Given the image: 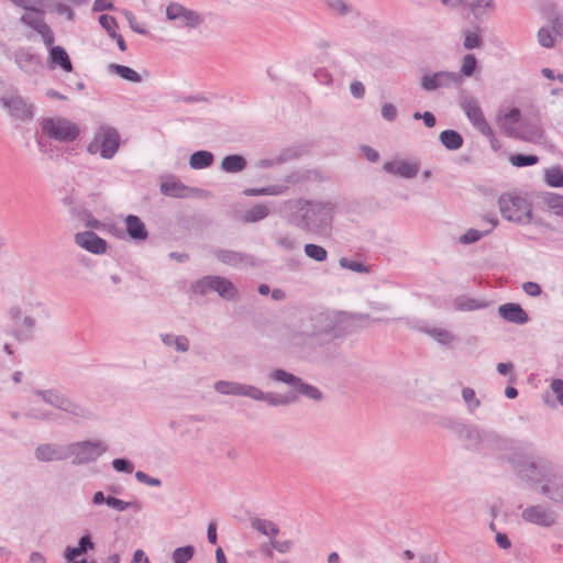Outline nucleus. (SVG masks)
Here are the masks:
<instances>
[{
	"label": "nucleus",
	"mask_w": 563,
	"mask_h": 563,
	"mask_svg": "<svg viewBox=\"0 0 563 563\" xmlns=\"http://www.w3.org/2000/svg\"><path fill=\"white\" fill-rule=\"evenodd\" d=\"M379 321L384 320L371 318L368 313L320 312L312 316L307 324H302L301 330L292 331L289 335V342L301 352L310 354L324 349L336 339L360 332L371 322Z\"/></svg>",
	"instance_id": "obj_1"
},
{
	"label": "nucleus",
	"mask_w": 563,
	"mask_h": 563,
	"mask_svg": "<svg viewBox=\"0 0 563 563\" xmlns=\"http://www.w3.org/2000/svg\"><path fill=\"white\" fill-rule=\"evenodd\" d=\"M519 476L540 485L539 492L556 504H563V466L544 456H528L517 464Z\"/></svg>",
	"instance_id": "obj_2"
},
{
	"label": "nucleus",
	"mask_w": 563,
	"mask_h": 563,
	"mask_svg": "<svg viewBox=\"0 0 563 563\" xmlns=\"http://www.w3.org/2000/svg\"><path fill=\"white\" fill-rule=\"evenodd\" d=\"M283 206L288 222L306 232L325 233L332 227L335 203L330 200L289 199Z\"/></svg>",
	"instance_id": "obj_3"
},
{
	"label": "nucleus",
	"mask_w": 563,
	"mask_h": 563,
	"mask_svg": "<svg viewBox=\"0 0 563 563\" xmlns=\"http://www.w3.org/2000/svg\"><path fill=\"white\" fill-rule=\"evenodd\" d=\"M42 302L23 301L9 309L8 314L13 322V335L18 341H27L33 338L38 318L45 314Z\"/></svg>",
	"instance_id": "obj_4"
},
{
	"label": "nucleus",
	"mask_w": 563,
	"mask_h": 563,
	"mask_svg": "<svg viewBox=\"0 0 563 563\" xmlns=\"http://www.w3.org/2000/svg\"><path fill=\"white\" fill-rule=\"evenodd\" d=\"M15 7L26 12L20 18V22L35 31L43 40L45 46L54 44L55 37L51 26L44 21L47 0H10Z\"/></svg>",
	"instance_id": "obj_5"
},
{
	"label": "nucleus",
	"mask_w": 563,
	"mask_h": 563,
	"mask_svg": "<svg viewBox=\"0 0 563 563\" xmlns=\"http://www.w3.org/2000/svg\"><path fill=\"white\" fill-rule=\"evenodd\" d=\"M121 145V136L113 126L102 124L93 134L87 145L89 154H100L103 159H111L115 156Z\"/></svg>",
	"instance_id": "obj_6"
},
{
	"label": "nucleus",
	"mask_w": 563,
	"mask_h": 563,
	"mask_svg": "<svg viewBox=\"0 0 563 563\" xmlns=\"http://www.w3.org/2000/svg\"><path fill=\"white\" fill-rule=\"evenodd\" d=\"M40 125L44 135L62 143H71L80 134L79 126L64 117L44 118L41 120Z\"/></svg>",
	"instance_id": "obj_7"
},
{
	"label": "nucleus",
	"mask_w": 563,
	"mask_h": 563,
	"mask_svg": "<svg viewBox=\"0 0 563 563\" xmlns=\"http://www.w3.org/2000/svg\"><path fill=\"white\" fill-rule=\"evenodd\" d=\"M268 378L273 382L284 383L292 387L295 391L291 393L297 397L301 395L314 401H321L323 399V394L318 387L305 383L300 377L283 368H276L268 374Z\"/></svg>",
	"instance_id": "obj_8"
},
{
	"label": "nucleus",
	"mask_w": 563,
	"mask_h": 563,
	"mask_svg": "<svg viewBox=\"0 0 563 563\" xmlns=\"http://www.w3.org/2000/svg\"><path fill=\"white\" fill-rule=\"evenodd\" d=\"M1 108L14 120L26 122L34 117V106L16 90L5 91L0 97Z\"/></svg>",
	"instance_id": "obj_9"
},
{
	"label": "nucleus",
	"mask_w": 563,
	"mask_h": 563,
	"mask_svg": "<svg viewBox=\"0 0 563 563\" xmlns=\"http://www.w3.org/2000/svg\"><path fill=\"white\" fill-rule=\"evenodd\" d=\"M108 451V445L101 440H86L68 444L69 459L77 465L96 461Z\"/></svg>",
	"instance_id": "obj_10"
},
{
	"label": "nucleus",
	"mask_w": 563,
	"mask_h": 563,
	"mask_svg": "<svg viewBox=\"0 0 563 563\" xmlns=\"http://www.w3.org/2000/svg\"><path fill=\"white\" fill-rule=\"evenodd\" d=\"M498 205L501 216L508 221L521 224L531 221V209L525 198L505 195L499 198Z\"/></svg>",
	"instance_id": "obj_11"
},
{
	"label": "nucleus",
	"mask_w": 563,
	"mask_h": 563,
	"mask_svg": "<svg viewBox=\"0 0 563 563\" xmlns=\"http://www.w3.org/2000/svg\"><path fill=\"white\" fill-rule=\"evenodd\" d=\"M238 396L247 397L256 401H264L272 407H284L297 402V396L292 393L276 394L263 391L254 385L242 383H240Z\"/></svg>",
	"instance_id": "obj_12"
},
{
	"label": "nucleus",
	"mask_w": 563,
	"mask_h": 563,
	"mask_svg": "<svg viewBox=\"0 0 563 563\" xmlns=\"http://www.w3.org/2000/svg\"><path fill=\"white\" fill-rule=\"evenodd\" d=\"M462 82L463 79L459 73L448 70L426 73L420 79V86L427 92L438 89L457 88Z\"/></svg>",
	"instance_id": "obj_13"
},
{
	"label": "nucleus",
	"mask_w": 563,
	"mask_h": 563,
	"mask_svg": "<svg viewBox=\"0 0 563 563\" xmlns=\"http://www.w3.org/2000/svg\"><path fill=\"white\" fill-rule=\"evenodd\" d=\"M166 18L176 22L178 27L184 29H196L203 23V18L200 13L187 9L177 2H172L167 5Z\"/></svg>",
	"instance_id": "obj_14"
},
{
	"label": "nucleus",
	"mask_w": 563,
	"mask_h": 563,
	"mask_svg": "<svg viewBox=\"0 0 563 563\" xmlns=\"http://www.w3.org/2000/svg\"><path fill=\"white\" fill-rule=\"evenodd\" d=\"M462 109L465 112V115L481 134L486 137L493 139L494 132L486 121L482 108L479 107L478 101L473 97L465 98L461 103Z\"/></svg>",
	"instance_id": "obj_15"
},
{
	"label": "nucleus",
	"mask_w": 563,
	"mask_h": 563,
	"mask_svg": "<svg viewBox=\"0 0 563 563\" xmlns=\"http://www.w3.org/2000/svg\"><path fill=\"white\" fill-rule=\"evenodd\" d=\"M521 518L529 523L540 527H552L558 520V514L547 504H538L526 507Z\"/></svg>",
	"instance_id": "obj_16"
},
{
	"label": "nucleus",
	"mask_w": 563,
	"mask_h": 563,
	"mask_svg": "<svg viewBox=\"0 0 563 563\" xmlns=\"http://www.w3.org/2000/svg\"><path fill=\"white\" fill-rule=\"evenodd\" d=\"M34 456L41 462H59L69 459L68 444L43 443L34 450Z\"/></svg>",
	"instance_id": "obj_17"
},
{
	"label": "nucleus",
	"mask_w": 563,
	"mask_h": 563,
	"mask_svg": "<svg viewBox=\"0 0 563 563\" xmlns=\"http://www.w3.org/2000/svg\"><path fill=\"white\" fill-rule=\"evenodd\" d=\"M74 240L78 246L96 255L104 254L108 249L107 241L93 231L78 232Z\"/></svg>",
	"instance_id": "obj_18"
},
{
	"label": "nucleus",
	"mask_w": 563,
	"mask_h": 563,
	"mask_svg": "<svg viewBox=\"0 0 563 563\" xmlns=\"http://www.w3.org/2000/svg\"><path fill=\"white\" fill-rule=\"evenodd\" d=\"M16 66L27 75H36L42 69L41 57L29 48L20 47L13 54Z\"/></svg>",
	"instance_id": "obj_19"
},
{
	"label": "nucleus",
	"mask_w": 563,
	"mask_h": 563,
	"mask_svg": "<svg viewBox=\"0 0 563 563\" xmlns=\"http://www.w3.org/2000/svg\"><path fill=\"white\" fill-rule=\"evenodd\" d=\"M383 169L387 174L411 179L418 175L420 163L418 161L394 159L386 162Z\"/></svg>",
	"instance_id": "obj_20"
},
{
	"label": "nucleus",
	"mask_w": 563,
	"mask_h": 563,
	"mask_svg": "<svg viewBox=\"0 0 563 563\" xmlns=\"http://www.w3.org/2000/svg\"><path fill=\"white\" fill-rule=\"evenodd\" d=\"M91 503L93 506L106 504L109 508L120 512L129 508L134 509V511L142 509V504L139 500L125 501L114 496H106L102 490H98L92 495Z\"/></svg>",
	"instance_id": "obj_21"
},
{
	"label": "nucleus",
	"mask_w": 563,
	"mask_h": 563,
	"mask_svg": "<svg viewBox=\"0 0 563 563\" xmlns=\"http://www.w3.org/2000/svg\"><path fill=\"white\" fill-rule=\"evenodd\" d=\"M213 255L218 261L229 266L241 267L253 265V257L241 252L217 249L213 251Z\"/></svg>",
	"instance_id": "obj_22"
},
{
	"label": "nucleus",
	"mask_w": 563,
	"mask_h": 563,
	"mask_svg": "<svg viewBox=\"0 0 563 563\" xmlns=\"http://www.w3.org/2000/svg\"><path fill=\"white\" fill-rule=\"evenodd\" d=\"M62 411L66 412L77 422L91 421L97 418V415L92 408L82 402L74 401L70 398H67Z\"/></svg>",
	"instance_id": "obj_23"
},
{
	"label": "nucleus",
	"mask_w": 563,
	"mask_h": 563,
	"mask_svg": "<svg viewBox=\"0 0 563 563\" xmlns=\"http://www.w3.org/2000/svg\"><path fill=\"white\" fill-rule=\"evenodd\" d=\"M499 316L508 322L516 324H525L529 321L528 313L519 303H504L498 308Z\"/></svg>",
	"instance_id": "obj_24"
},
{
	"label": "nucleus",
	"mask_w": 563,
	"mask_h": 563,
	"mask_svg": "<svg viewBox=\"0 0 563 563\" xmlns=\"http://www.w3.org/2000/svg\"><path fill=\"white\" fill-rule=\"evenodd\" d=\"M48 48V64L49 68L60 67L63 70L70 73L73 71V64L68 56V53L63 46H46Z\"/></svg>",
	"instance_id": "obj_25"
},
{
	"label": "nucleus",
	"mask_w": 563,
	"mask_h": 563,
	"mask_svg": "<svg viewBox=\"0 0 563 563\" xmlns=\"http://www.w3.org/2000/svg\"><path fill=\"white\" fill-rule=\"evenodd\" d=\"M125 230L133 241H145L148 236L144 222L134 214H128L124 219Z\"/></svg>",
	"instance_id": "obj_26"
},
{
	"label": "nucleus",
	"mask_w": 563,
	"mask_h": 563,
	"mask_svg": "<svg viewBox=\"0 0 563 563\" xmlns=\"http://www.w3.org/2000/svg\"><path fill=\"white\" fill-rule=\"evenodd\" d=\"M33 394H34V396H36L38 399H41L45 404H47L60 411L68 398L65 394H63L60 390L55 389V388L36 389V390H34Z\"/></svg>",
	"instance_id": "obj_27"
},
{
	"label": "nucleus",
	"mask_w": 563,
	"mask_h": 563,
	"mask_svg": "<svg viewBox=\"0 0 563 563\" xmlns=\"http://www.w3.org/2000/svg\"><path fill=\"white\" fill-rule=\"evenodd\" d=\"M321 174L317 169H298L289 173L284 178V181L286 185L289 186H296L301 185L303 183L310 181V180H320Z\"/></svg>",
	"instance_id": "obj_28"
},
{
	"label": "nucleus",
	"mask_w": 563,
	"mask_h": 563,
	"mask_svg": "<svg viewBox=\"0 0 563 563\" xmlns=\"http://www.w3.org/2000/svg\"><path fill=\"white\" fill-rule=\"evenodd\" d=\"M492 437L489 432L470 424L461 441L464 442L465 446L468 449H477L481 443L489 440Z\"/></svg>",
	"instance_id": "obj_29"
},
{
	"label": "nucleus",
	"mask_w": 563,
	"mask_h": 563,
	"mask_svg": "<svg viewBox=\"0 0 563 563\" xmlns=\"http://www.w3.org/2000/svg\"><path fill=\"white\" fill-rule=\"evenodd\" d=\"M250 525L252 529L265 537H268L269 540L276 538V536L279 533L278 526L268 519L255 517L250 520Z\"/></svg>",
	"instance_id": "obj_30"
},
{
	"label": "nucleus",
	"mask_w": 563,
	"mask_h": 563,
	"mask_svg": "<svg viewBox=\"0 0 563 563\" xmlns=\"http://www.w3.org/2000/svg\"><path fill=\"white\" fill-rule=\"evenodd\" d=\"M161 340L165 346L172 347L178 353H186L190 347V341L186 335L164 333L161 334Z\"/></svg>",
	"instance_id": "obj_31"
},
{
	"label": "nucleus",
	"mask_w": 563,
	"mask_h": 563,
	"mask_svg": "<svg viewBox=\"0 0 563 563\" xmlns=\"http://www.w3.org/2000/svg\"><path fill=\"white\" fill-rule=\"evenodd\" d=\"M246 166H247V161L245 159L244 156H242L240 154L228 155L221 161V164H220V168L224 173H231V174L240 173V172L244 170L246 168Z\"/></svg>",
	"instance_id": "obj_32"
},
{
	"label": "nucleus",
	"mask_w": 563,
	"mask_h": 563,
	"mask_svg": "<svg viewBox=\"0 0 563 563\" xmlns=\"http://www.w3.org/2000/svg\"><path fill=\"white\" fill-rule=\"evenodd\" d=\"M108 70L130 82L139 84L143 80V76L129 66L112 63L108 65Z\"/></svg>",
	"instance_id": "obj_33"
},
{
	"label": "nucleus",
	"mask_w": 563,
	"mask_h": 563,
	"mask_svg": "<svg viewBox=\"0 0 563 563\" xmlns=\"http://www.w3.org/2000/svg\"><path fill=\"white\" fill-rule=\"evenodd\" d=\"M159 190L163 195L168 197L185 198L188 197L187 191L190 189L180 181L168 180L161 184Z\"/></svg>",
	"instance_id": "obj_34"
},
{
	"label": "nucleus",
	"mask_w": 563,
	"mask_h": 563,
	"mask_svg": "<svg viewBox=\"0 0 563 563\" xmlns=\"http://www.w3.org/2000/svg\"><path fill=\"white\" fill-rule=\"evenodd\" d=\"M271 209L267 205L256 203L243 213L242 220L245 223H255L266 219Z\"/></svg>",
	"instance_id": "obj_35"
},
{
	"label": "nucleus",
	"mask_w": 563,
	"mask_h": 563,
	"mask_svg": "<svg viewBox=\"0 0 563 563\" xmlns=\"http://www.w3.org/2000/svg\"><path fill=\"white\" fill-rule=\"evenodd\" d=\"M214 155L209 151H197L189 157V165L192 169H203L212 165Z\"/></svg>",
	"instance_id": "obj_36"
},
{
	"label": "nucleus",
	"mask_w": 563,
	"mask_h": 563,
	"mask_svg": "<svg viewBox=\"0 0 563 563\" xmlns=\"http://www.w3.org/2000/svg\"><path fill=\"white\" fill-rule=\"evenodd\" d=\"M453 307L457 311H473L485 308L486 303L468 296H459L453 300Z\"/></svg>",
	"instance_id": "obj_37"
},
{
	"label": "nucleus",
	"mask_w": 563,
	"mask_h": 563,
	"mask_svg": "<svg viewBox=\"0 0 563 563\" xmlns=\"http://www.w3.org/2000/svg\"><path fill=\"white\" fill-rule=\"evenodd\" d=\"M439 140L442 145L450 151H456L463 145V137L455 130L442 131L439 135Z\"/></svg>",
	"instance_id": "obj_38"
},
{
	"label": "nucleus",
	"mask_w": 563,
	"mask_h": 563,
	"mask_svg": "<svg viewBox=\"0 0 563 563\" xmlns=\"http://www.w3.org/2000/svg\"><path fill=\"white\" fill-rule=\"evenodd\" d=\"M520 110L518 108L510 109L507 113L498 119V123L503 130L509 135H515L514 125L519 122Z\"/></svg>",
	"instance_id": "obj_39"
},
{
	"label": "nucleus",
	"mask_w": 563,
	"mask_h": 563,
	"mask_svg": "<svg viewBox=\"0 0 563 563\" xmlns=\"http://www.w3.org/2000/svg\"><path fill=\"white\" fill-rule=\"evenodd\" d=\"M216 292L219 294L220 297L227 300H233L238 296V289L233 285L231 280L225 277L218 276Z\"/></svg>",
	"instance_id": "obj_40"
},
{
	"label": "nucleus",
	"mask_w": 563,
	"mask_h": 563,
	"mask_svg": "<svg viewBox=\"0 0 563 563\" xmlns=\"http://www.w3.org/2000/svg\"><path fill=\"white\" fill-rule=\"evenodd\" d=\"M218 276H206L192 284L194 294L206 296L216 290Z\"/></svg>",
	"instance_id": "obj_41"
},
{
	"label": "nucleus",
	"mask_w": 563,
	"mask_h": 563,
	"mask_svg": "<svg viewBox=\"0 0 563 563\" xmlns=\"http://www.w3.org/2000/svg\"><path fill=\"white\" fill-rule=\"evenodd\" d=\"M69 211L75 220L85 222L86 225L91 229L99 228L100 222L96 218H93L92 214L86 209H81L77 206H71Z\"/></svg>",
	"instance_id": "obj_42"
},
{
	"label": "nucleus",
	"mask_w": 563,
	"mask_h": 563,
	"mask_svg": "<svg viewBox=\"0 0 563 563\" xmlns=\"http://www.w3.org/2000/svg\"><path fill=\"white\" fill-rule=\"evenodd\" d=\"M422 331L443 345L450 344L455 339L454 335L449 330L443 328H426Z\"/></svg>",
	"instance_id": "obj_43"
},
{
	"label": "nucleus",
	"mask_w": 563,
	"mask_h": 563,
	"mask_svg": "<svg viewBox=\"0 0 563 563\" xmlns=\"http://www.w3.org/2000/svg\"><path fill=\"white\" fill-rule=\"evenodd\" d=\"M544 180L550 187H563V168L553 166L544 170Z\"/></svg>",
	"instance_id": "obj_44"
},
{
	"label": "nucleus",
	"mask_w": 563,
	"mask_h": 563,
	"mask_svg": "<svg viewBox=\"0 0 563 563\" xmlns=\"http://www.w3.org/2000/svg\"><path fill=\"white\" fill-rule=\"evenodd\" d=\"M275 244L287 252H292L299 246L297 239L290 233L277 234L275 238Z\"/></svg>",
	"instance_id": "obj_45"
},
{
	"label": "nucleus",
	"mask_w": 563,
	"mask_h": 563,
	"mask_svg": "<svg viewBox=\"0 0 563 563\" xmlns=\"http://www.w3.org/2000/svg\"><path fill=\"white\" fill-rule=\"evenodd\" d=\"M56 12L60 15H65L67 20L73 21L74 20V11L73 9L60 2L59 0H47L46 3V12Z\"/></svg>",
	"instance_id": "obj_46"
},
{
	"label": "nucleus",
	"mask_w": 563,
	"mask_h": 563,
	"mask_svg": "<svg viewBox=\"0 0 563 563\" xmlns=\"http://www.w3.org/2000/svg\"><path fill=\"white\" fill-rule=\"evenodd\" d=\"M305 254L317 262H324L328 258V251L318 244L308 243L303 247Z\"/></svg>",
	"instance_id": "obj_47"
},
{
	"label": "nucleus",
	"mask_w": 563,
	"mask_h": 563,
	"mask_svg": "<svg viewBox=\"0 0 563 563\" xmlns=\"http://www.w3.org/2000/svg\"><path fill=\"white\" fill-rule=\"evenodd\" d=\"M240 383L231 380H217L213 388L221 395L238 396Z\"/></svg>",
	"instance_id": "obj_48"
},
{
	"label": "nucleus",
	"mask_w": 563,
	"mask_h": 563,
	"mask_svg": "<svg viewBox=\"0 0 563 563\" xmlns=\"http://www.w3.org/2000/svg\"><path fill=\"white\" fill-rule=\"evenodd\" d=\"M194 554L195 548L192 545H185L175 549L172 558L174 563H187L192 559Z\"/></svg>",
	"instance_id": "obj_49"
},
{
	"label": "nucleus",
	"mask_w": 563,
	"mask_h": 563,
	"mask_svg": "<svg viewBox=\"0 0 563 563\" xmlns=\"http://www.w3.org/2000/svg\"><path fill=\"white\" fill-rule=\"evenodd\" d=\"M462 398L471 413H473L481 406V400L476 397L475 390L471 387H464L462 389Z\"/></svg>",
	"instance_id": "obj_50"
},
{
	"label": "nucleus",
	"mask_w": 563,
	"mask_h": 563,
	"mask_svg": "<svg viewBox=\"0 0 563 563\" xmlns=\"http://www.w3.org/2000/svg\"><path fill=\"white\" fill-rule=\"evenodd\" d=\"M442 426L450 430L460 441L462 440L464 432L467 431V428L470 427V424L452 419H446Z\"/></svg>",
	"instance_id": "obj_51"
},
{
	"label": "nucleus",
	"mask_w": 563,
	"mask_h": 563,
	"mask_svg": "<svg viewBox=\"0 0 563 563\" xmlns=\"http://www.w3.org/2000/svg\"><path fill=\"white\" fill-rule=\"evenodd\" d=\"M509 161L516 167H526L537 164L539 158L537 155L514 154Z\"/></svg>",
	"instance_id": "obj_52"
},
{
	"label": "nucleus",
	"mask_w": 563,
	"mask_h": 563,
	"mask_svg": "<svg viewBox=\"0 0 563 563\" xmlns=\"http://www.w3.org/2000/svg\"><path fill=\"white\" fill-rule=\"evenodd\" d=\"M477 66V59L473 54H467L463 57L461 73H459L462 77H471Z\"/></svg>",
	"instance_id": "obj_53"
},
{
	"label": "nucleus",
	"mask_w": 563,
	"mask_h": 563,
	"mask_svg": "<svg viewBox=\"0 0 563 563\" xmlns=\"http://www.w3.org/2000/svg\"><path fill=\"white\" fill-rule=\"evenodd\" d=\"M339 265L342 268L350 269L355 273H368V267L364 265L362 262L353 261L347 257H341L339 260Z\"/></svg>",
	"instance_id": "obj_54"
},
{
	"label": "nucleus",
	"mask_w": 563,
	"mask_h": 563,
	"mask_svg": "<svg viewBox=\"0 0 563 563\" xmlns=\"http://www.w3.org/2000/svg\"><path fill=\"white\" fill-rule=\"evenodd\" d=\"M99 23L107 31L110 37L117 36L118 23L114 16L109 14H101L99 16Z\"/></svg>",
	"instance_id": "obj_55"
},
{
	"label": "nucleus",
	"mask_w": 563,
	"mask_h": 563,
	"mask_svg": "<svg viewBox=\"0 0 563 563\" xmlns=\"http://www.w3.org/2000/svg\"><path fill=\"white\" fill-rule=\"evenodd\" d=\"M490 230H486L485 232H481L475 229H468L463 235L460 236L459 241L462 244H472L477 242L482 236L488 234Z\"/></svg>",
	"instance_id": "obj_56"
},
{
	"label": "nucleus",
	"mask_w": 563,
	"mask_h": 563,
	"mask_svg": "<svg viewBox=\"0 0 563 563\" xmlns=\"http://www.w3.org/2000/svg\"><path fill=\"white\" fill-rule=\"evenodd\" d=\"M545 202L555 214L563 217V196L550 195L545 198Z\"/></svg>",
	"instance_id": "obj_57"
},
{
	"label": "nucleus",
	"mask_w": 563,
	"mask_h": 563,
	"mask_svg": "<svg viewBox=\"0 0 563 563\" xmlns=\"http://www.w3.org/2000/svg\"><path fill=\"white\" fill-rule=\"evenodd\" d=\"M112 467L120 473H132L134 470V466L131 461L128 459H114L111 463Z\"/></svg>",
	"instance_id": "obj_58"
},
{
	"label": "nucleus",
	"mask_w": 563,
	"mask_h": 563,
	"mask_svg": "<svg viewBox=\"0 0 563 563\" xmlns=\"http://www.w3.org/2000/svg\"><path fill=\"white\" fill-rule=\"evenodd\" d=\"M380 114L387 122H393L396 120L398 114L397 107L390 102L384 103L380 109Z\"/></svg>",
	"instance_id": "obj_59"
},
{
	"label": "nucleus",
	"mask_w": 563,
	"mask_h": 563,
	"mask_svg": "<svg viewBox=\"0 0 563 563\" xmlns=\"http://www.w3.org/2000/svg\"><path fill=\"white\" fill-rule=\"evenodd\" d=\"M272 548L278 553L285 554L289 553L294 547V542L291 540H276L275 538L271 540Z\"/></svg>",
	"instance_id": "obj_60"
},
{
	"label": "nucleus",
	"mask_w": 563,
	"mask_h": 563,
	"mask_svg": "<svg viewBox=\"0 0 563 563\" xmlns=\"http://www.w3.org/2000/svg\"><path fill=\"white\" fill-rule=\"evenodd\" d=\"M538 42L543 47H552L554 45V41L551 31L547 27H541L538 32Z\"/></svg>",
	"instance_id": "obj_61"
},
{
	"label": "nucleus",
	"mask_w": 563,
	"mask_h": 563,
	"mask_svg": "<svg viewBox=\"0 0 563 563\" xmlns=\"http://www.w3.org/2000/svg\"><path fill=\"white\" fill-rule=\"evenodd\" d=\"M134 476L137 482L148 485V486L158 487L162 485V482L159 478L152 477L142 471L135 472Z\"/></svg>",
	"instance_id": "obj_62"
},
{
	"label": "nucleus",
	"mask_w": 563,
	"mask_h": 563,
	"mask_svg": "<svg viewBox=\"0 0 563 563\" xmlns=\"http://www.w3.org/2000/svg\"><path fill=\"white\" fill-rule=\"evenodd\" d=\"M463 44L466 49H474L481 46L482 40L477 33L467 32Z\"/></svg>",
	"instance_id": "obj_63"
},
{
	"label": "nucleus",
	"mask_w": 563,
	"mask_h": 563,
	"mask_svg": "<svg viewBox=\"0 0 563 563\" xmlns=\"http://www.w3.org/2000/svg\"><path fill=\"white\" fill-rule=\"evenodd\" d=\"M266 196H279L288 191V185L285 181L282 184H273L265 186Z\"/></svg>",
	"instance_id": "obj_64"
}]
</instances>
